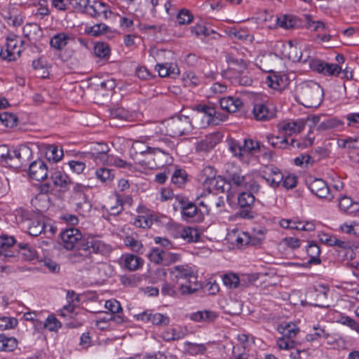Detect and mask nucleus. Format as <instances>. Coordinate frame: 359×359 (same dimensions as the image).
Returning a JSON list of instances; mask_svg holds the SVG:
<instances>
[{"label": "nucleus", "instance_id": "5fc2aeb1", "mask_svg": "<svg viewBox=\"0 0 359 359\" xmlns=\"http://www.w3.org/2000/svg\"><path fill=\"white\" fill-rule=\"evenodd\" d=\"M341 71L339 64L325 62L322 74L325 76H338Z\"/></svg>", "mask_w": 359, "mask_h": 359}, {"label": "nucleus", "instance_id": "473e14b6", "mask_svg": "<svg viewBox=\"0 0 359 359\" xmlns=\"http://www.w3.org/2000/svg\"><path fill=\"white\" fill-rule=\"evenodd\" d=\"M70 36L65 32H60L53 35L50 40V45L57 50H62L69 43Z\"/></svg>", "mask_w": 359, "mask_h": 359}, {"label": "nucleus", "instance_id": "1a4fd4ad", "mask_svg": "<svg viewBox=\"0 0 359 359\" xmlns=\"http://www.w3.org/2000/svg\"><path fill=\"white\" fill-rule=\"evenodd\" d=\"M277 331L281 334L276 340L277 346L282 350H291L296 348L298 343L294 340L299 332L298 326L292 322H284L277 327Z\"/></svg>", "mask_w": 359, "mask_h": 359}, {"label": "nucleus", "instance_id": "2f4dec72", "mask_svg": "<svg viewBox=\"0 0 359 359\" xmlns=\"http://www.w3.org/2000/svg\"><path fill=\"white\" fill-rule=\"evenodd\" d=\"M186 330L181 327L168 328L161 333V337L166 341H176L186 336Z\"/></svg>", "mask_w": 359, "mask_h": 359}, {"label": "nucleus", "instance_id": "423d86ee", "mask_svg": "<svg viewBox=\"0 0 359 359\" xmlns=\"http://www.w3.org/2000/svg\"><path fill=\"white\" fill-rule=\"evenodd\" d=\"M228 144L232 154L245 163H248L252 156L261 150L259 142L252 139H244L242 141L231 139Z\"/></svg>", "mask_w": 359, "mask_h": 359}, {"label": "nucleus", "instance_id": "49530a36", "mask_svg": "<svg viewBox=\"0 0 359 359\" xmlns=\"http://www.w3.org/2000/svg\"><path fill=\"white\" fill-rule=\"evenodd\" d=\"M109 27L104 23L95 24L93 26H87L85 32L93 36H99L107 32Z\"/></svg>", "mask_w": 359, "mask_h": 359}, {"label": "nucleus", "instance_id": "9d476101", "mask_svg": "<svg viewBox=\"0 0 359 359\" xmlns=\"http://www.w3.org/2000/svg\"><path fill=\"white\" fill-rule=\"evenodd\" d=\"M182 219L187 222H201L205 215L210 213V205L205 201H200L198 205L189 202L180 208Z\"/></svg>", "mask_w": 359, "mask_h": 359}, {"label": "nucleus", "instance_id": "4be33fe9", "mask_svg": "<svg viewBox=\"0 0 359 359\" xmlns=\"http://www.w3.org/2000/svg\"><path fill=\"white\" fill-rule=\"evenodd\" d=\"M196 116L201 118V127H206L211 125V120L215 114V106L212 104H200L196 106Z\"/></svg>", "mask_w": 359, "mask_h": 359}, {"label": "nucleus", "instance_id": "a878e982", "mask_svg": "<svg viewBox=\"0 0 359 359\" xmlns=\"http://www.w3.org/2000/svg\"><path fill=\"white\" fill-rule=\"evenodd\" d=\"M270 74L266 76L264 83L270 88L281 90L286 85L285 76L271 70H266Z\"/></svg>", "mask_w": 359, "mask_h": 359}, {"label": "nucleus", "instance_id": "09e8293b", "mask_svg": "<svg viewBox=\"0 0 359 359\" xmlns=\"http://www.w3.org/2000/svg\"><path fill=\"white\" fill-rule=\"evenodd\" d=\"M187 175L184 170L176 169L171 176V182L177 187H181L187 181Z\"/></svg>", "mask_w": 359, "mask_h": 359}, {"label": "nucleus", "instance_id": "5701e85b", "mask_svg": "<svg viewBox=\"0 0 359 359\" xmlns=\"http://www.w3.org/2000/svg\"><path fill=\"white\" fill-rule=\"evenodd\" d=\"M15 243L16 240L12 236L7 234L0 236V259L6 260L13 256L10 248H11Z\"/></svg>", "mask_w": 359, "mask_h": 359}, {"label": "nucleus", "instance_id": "4c0bfd02", "mask_svg": "<svg viewBox=\"0 0 359 359\" xmlns=\"http://www.w3.org/2000/svg\"><path fill=\"white\" fill-rule=\"evenodd\" d=\"M344 125V122L336 118H327L323 120L318 126V130L320 131L337 129L340 130Z\"/></svg>", "mask_w": 359, "mask_h": 359}, {"label": "nucleus", "instance_id": "ea45409f", "mask_svg": "<svg viewBox=\"0 0 359 359\" xmlns=\"http://www.w3.org/2000/svg\"><path fill=\"white\" fill-rule=\"evenodd\" d=\"M339 205L341 210L352 214L359 209L358 203H354L350 197L343 196L339 199Z\"/></svg>", "mask_w": 359, "mask_h": 359}, {"label": "nucleus", "instance_id": "680f3d73", "mask_svg": "<svg viewBox=\"0 0 359 359\" xmlns=\"http://www.w3.org/2000/svg\"><path fill=\"white\" fill-rule=\"evenodd\" d=\"M18 325V320L13 317L4 316L0 318V329L5 330L14 328Z\"/></svg>", "mask_w": 359, "mask_h": 359}, {"label": "nucleus", "instance_id": "c756f323", "mask_svg": "<svg viewBox=\"0 0 359 359\" xmlns=\"http://www.w3.org/2000/svg\"><path fill=\"white\" fill-rule=\"evenodd\" d=\"M50 179L55 187L66 189L72 183L69 177L61 170L51 172Z\"/></svg>", "mask_w": 359, "mask_h": 359}, {"label": "nucleus", "instance_id": "603ef678", "mask_svg": "<svg viewBox=\"0 0 359 359\" xmlns=\"http://www.w3.org/2000/svg\"><path fill=\"white\" fill-rule=\"evenodd\" d=\"M154 220V216L150 215H139L134 220V225L140 228H149Z\"/></svg>", "mask_w": 359, "mask_h": 359}, {"label": "nucleus", "instance_id": "79ce46f5", "mask_svg": "<svg viewBox=\"0 0 359 359\" xmlns=\"http://www.w3.org/2000/svg\"><path fill=\"white\" fill-rule=\"evenodd\" d=\"M20 253L22 257L27 261H32L37 257L36 250L30 245L26 243L18 244Z\"/></svg>", "mask_w": 359, "mask_h": 359}, {"label": "nucleus", "instance_id": "412c9836", "mask_svg": "<svg viewBox=\"0 0 359 359\" xmlns=\"http://www.w3.org/2000/svg\"><path fill=\"white\" fill-rule=\"evenodd\" d=\"M86 13L94 18L107 19L111 11L107 4L103 1H94L91 5H89Z\"/></svg>", "mask_w": 359, "mask_h": 359}, {"label": "nucleus", "instance_id": "4468645a", "mask_svg": "<svg viewBox=\"0 0 359 359\" xmlns=\"http://www.w3.org/2000/svg\"><path fill=\"white\" fill-rule=\"evenodd\" d=\"M23 43L24 41L20 36L9 34L6 37V55L4 57L9 61L16 60L22 51Z\"/></svg>", "mask_w": 359, "mask_h": 359}, {"label": "nucleus", "instance_id": "6e6d98bb", "mask_svg": "<svg viewBox=\"0 0 359 359\" xmlns=\"http://www.w3.org/2000/svg\"><path fill=\"white\" fill-rule=\"evenodd\" d=\"M149 260L155 264L163 265V250L154 248L147 255Z\"/></svg>", "mask_w": 359, "mask_h": 359}, {"label": "nucleus", "instance_id": "3c124183", "mask_svg": "<svg viewBox=\"0 0 359 359\" xmlns=\"http://www.w3.org/2000/svg\"><path fill=\"white\" fill-rule=\"evenodd\" d=\"M182 80L184 86L188 87H195L201 83V79L193 72H184Z\"/></svg>", "mask_w": 359, "mask_h": 359}, {"label": "nucleus", "instance_id": "f3484780", "mask_svg": "<svg viewBox=\"0 0 359 359\" xmlns=\"http://www.w3.org/2000/svg\"><path fill=\"white\" fill-rule=\"evenodd\" d=\"M284 175L280 170L275 166H271L268 168V172H265L261 176V179L264 180L269 187L276 189L283 184Z\"/></svg>", "mask_w": 359, "mask_h": 359}, {"label": "nucleus", "instance_id": "37998d69", "mask_svg": "<svg viewBox=\"0 0 359 359\" xmlns=\"http://www.w3.org/2000/svg\"><path fill=\"white\" fill-rule=\"evenodd\" d=\"M18 346L15 338L0 334V351H13Z\"/></svg>", "mask_w": 359, "mask_h": 359}, {"label": "nucleus", "instance_id": "4d7b16f0", "mask_svg": "<svg viewBox=\"0 0 359 359\" xmlns=\"http://www.w3.org/2000/svg\"><path fill=\"white\" fill-rule=\"evenodd\" d=\"M0 120L5 126L13 128L16 125L18 118L13 114L4 112L0 114Z\"/></svg>", "mask_w": 359, "mask_h": 359}, {"label": "nucleus", "instance_id": "052dcab7", "mask_svg": "<svg viewBox=\"0 0 359 359\" xmlns=\"http://www.w3.org/2000/svg\"><path fill=\"white\" fill-rule=\"evenodd\" d=\"M222 280L223 283L229 288H236L239 285V278L235 273L225 274Z\"/></svg>", "mask_w": 359, "mask_h": 359}, {"label": "nucleus", "instance_id": "13d9d810", "mask_svg": "<svg viewBox=\"0 0 359 359\" xmlns=\"http://www.w3.org/2000/svg\"><path fill=\"white\" fill-rule=\"evenodd\" d=\"M216 175V171L213 167L206 166L202 170L199 176V180L204 186L206 181H209L210 179L213 178Z\"/></svg>", "mask_w": 359, "mask_h": 359}, {"label": "nucleus", "instance_id": "39448f33", "mask_svg": "<svg viewBox=\"0 0 359 359\" xmlns=\"http://www.w3.org/2000/svg\"><path fill=\"white\" fill-rule=\"evenodd\" d=\"M159 125L165 128L166 135L170 137L189 135L194 128L191 118L182 114H176Z\"/></svg>", "mask_w": 359, "mask_h": 359}, {"label": "nucleus", "instance_id": "6e6552de", "mask_svg": "<svg viewBox=\"0 0 359 359\" xmlns=\"http://www.w3.org/2000/svg\"><path fill=\"white\" fill-rule=\"evenodd\" d=\"M266 229L263 227L254 228L251 233L237 231L230 236L231 242L238 248L247 245L260 246L265 239Z\"/></svg>", "mask_w": 359, "mask_h": 359}, {"label": "nucleus", "instance_id": "f8f14e48", "mask_svg": "<svg viewBox=\"0 0 359 359\" xmlns=\"http://www.w3.org/2000/svg\"><path fill=\"white\" fill-rule=\"evenodd\" d=\"M137 320H142L144 323H151L155 326H166L170 323V317L166 314H162L155 312L154 310H146L135 315Z\"/></svg>", "mask_w": 359, "mask_h": 359}, {"label": "nucleus", "instance_id": "f704fd0d", "mask_svg": "<svg viewBox=\"0 0 359 359\" xmlns=\"http://www.w3.org/2000/svg\"><path fill=\"white\" fill-rule=\"evenodd\" d=\"M225 184V180L219 175H216L213 178L210 179L209 181H206L203 187L204 189H207L209 192L214 191H220L224 192Z\"/></svg>", "mask_w": 359, "mask_h": 359}, {"label": "nucleus", "instance_id": "c03bdc74", "mask_svg": "<svg viewBox=\"0 0 359 359\" xmlns=\"http://www.w3.org/2000/svg\"><path fill=\"white\" fill-rule=\"evenodd\" d=\"M143 263L142 259L134 255H127L124 257V266L129 271L137 270Z\"/></svg>", "mask_w": 359, "mask_h": 359}, {"label": "nucleus", "instance_id": "20e7f679", "mask_svg": "<svg viewBox=\"0 0 359 359\" xmlns=\"http://www.w3.org/2000/svg\"><path fill=\"white\" fill-rule=\"evenodd\" d=\"M276 47L277 48L280 49L281 57L287 58L292 62L302 61L304 63L308 62L310 68L313 71L319 74L323 73L325 62L317 58L310 57L309 56L304 58L302 52L298 51L297 48L292 46L290 41L287 44H285L283 42H278L276 44Z\"/></svg>", "mask_w": 359, "mask_h": 359}, {"label": "nucleus", "instance_id": "8fccbe9b", "mask_svg": "<svg viewBox=\"0 0 359 359\" xmlns=\"http://www.w3.org/2000/svg\"><path fill=\"white\" fill-rule=\"evenodd\" d=\"M200 287L201 284L196 280H193L191 283L187 280L185 283H180V292L182 294H191L198 291Z\"/></svg>", "mask_w": 359, "mask_h": 359}, {"label": "nucleus", "instance_id": "338daca9", "mask_svg": "<svg viewBox=\"0 0 359 359\" xmlns=\"http://www.w3.org/2000/svg\"><path fill=\"white\" fill-rule=\"evenodd\" d=\"M104 306L111 313H119L122 311L120 302L114 299L107 300Z\"/></svg>", "mask_w": 359, "mask_h": 359}, {"label": "nucleus", "instance_id": "864d4df0", "mask_svg": "<svg viewBox=\"0 0 359 359\" xmlns=\"http://www.w3.org/2000/svg\"><path fill=\"white\" fill-rule=\"evenodd\" d=\"M61 327V323L54 315H49L44 323V327L50 332H57Z\"/></svg>", "mask_w": 359, "mask_h": 359}, {"label": "nucleus", "instance_id": "e2e57ef3", "mask_svg": "<svg viewBox=\"0 0 359 359\" xmlns=\"http://www.w3.org/2000/svg\"><path fill=\"white\" fill-rule=\"evenodd\" d=\"M180 255L163 250V265L168 266L180 259Z\"/></svg>", "mask_w": 359, "mask_h": 359}, {"label": "nucleus", "instance_id": "de8ad7c7", "mask_svg": "<svg viewBox=\"0 0 359 359\" xmlns=\"http://www.w3.org/2000/svg\"><path fill=\"white\" fill-rule=\"evenodd\" d=\"M95 55L102 59H108L110 55V48L107 43L97 42L94 46Z\"/></svg>", "mask_w": 359, "mask_h": 359}, {"label": "nucleus", "instance_id": "a19ab883", "mask_svg": "<svg viewBox=\"0 0 359 359\" xmlns=\"http://www.w3.org/2000/svg\"><path fill=\"white\" fill-rule=\"evenodd\" d=\"M306 252L309 257L308 263L310 264H318L320 263V247L314 243H309L306 247Z\"/></svg>", "mask_w": 359, "mask_h": 359}, {"label": "nucleus", "instance_id": "c9c22d12", "mask_svg": "<svg viewBox=\"0 0 359 359\" xmlns=\"http://www.w3.org/2000/svg\"><path fill=\"white\" fill-rule=\"evenodd\" d=\"M123 242L126 247L129 248L131 250L139 253L143 254L144 249L142 242L137 238V235H128L126 236Z\"/></svg>", "mask_w": 359, "mask_h": 359}, {"label": "nucleus", "instance_id": "7ed1b4c3", "mask_svg": "<svg viewBox=\"0 0 359 359\" xmlns=\"http://www.w3.org/2000/svg\"><path fill=\"white\" fill-rule=\"evenodd\" d=\"M229 67L222 72L223 78L228 79L233 85L250 86L253 80L248 70V64L241 58L235 57L232 54L226 56Z\"/></svg>", "mask_w": 359, "mask_h": 359}, {"label": "nucleus", "instance_id": "58836bf2", "mask_svg": "<svg viewBox=\"0 0 359 359\" xmlns=\"http://www.w3.org/2000/svg\"><path fill=\"white\" fill-rule=\"evenodd\" d=\"M189 318L195 322H210L213 321L217 318V315L213 311L204 310L191 313Z\"/></svg>", "mask_w": 359, "mask_h": 359}, {"label": "nucleus", "instance_id": "aec40b11", "mask_svg": "<svg viewBox=\"0 0 359 359\" xmlns=\"http://www.w3.org/2000/svg\"><path fill=\"white\" fill-rule=\"evenodd\" d=\"M255 200V198L252 193L244 191L240 194L238 198V203L241 208H243V210L240 212V215L243 218L252 217V212L250 210L254 205Z\"/></svg>", "mask_w": 359, "mask_h": 359}, {"label": "nucleus", "instance_id": "ddd939ff", "mask_svg": "<svg viewBox=\"0 0 359 359\" xmlns=\"http://www.w3.org/2000/svg\"><path fill=\"white\" fill-rule=\"evenodd\" d=\"M226 177L230 184L239 188H247L248 180L250 178V175H242L239 166L233 164L226 165Z\"/></svg>", "mask_w": 359, "mask_h": 359}, {"label": "nucleus", "instance_id": "774afa93", "mask_svg": "<svg viewBox=\"0 0 359 359\" xmlns=\"http://www.w3.org/2000/svg\"><path fill=\"white\" fill-rule=\"evenodd\" d=\"M347 126L353 128H359V113H349L345 116Z\"/></svg>", "mask_w": 359, "mask_h": 359}, {"label": "nucleus", "instance_id": "bb28decb", "mask_svg": "<svg viewBox=\"0 0 359 359\" xmlns=\"http://www.w3.org/2000/svg\"><path fill=\"white\" fill-rule=\"evenodd\" d=\"M221 108L227 112L234 113L238 111L243 106V101L238 97L228 96L219 100Z\"/></svg>", "mask_w": 359, "mask_h": 359}, {"label": "nucleus", "instance_id": "393cba45", "mask_svg": "<svg viewBox=\"0 0 359 359\" xmlns=\"http://www.w3.org/2000/svg\"><path fill=\"white\" fill-rule=\"evenodd\" d=\"M171 273H173L177 278L185 279L190 283H192L193 280H197V277L192 267L187 264L174 266L171 270Z\"/></svg>", "mask_w": 359, "mask_h": 359}, {"label": "nucleus", "instance_id": "a211bd4d", "mask_svg": "<svg viewBox=\"0 0 359 359\" xmlns=\"http://www.w3.org/2000/svg\"><path fill=\"white\" fill-rule=\"evenodd\" d=\"M27 228L28 229L29 234L32 236H37L42 232L46 233V229L48 227L49 230L52 233H54L53 227L50 226H46L44 223L43 219L39 217L36 216L33 218H29L26 220Z\"/></svg>", "mask_w": 359, "mask_h": 359}, {"label": "nucleus", "instance_id": "9b49d317", "mask_svg": "<svg viewBox=\"0 0 359 359\" xmlns=\"http://www.w3.org/2000/svg\"><path fill=\"white\" fill-rule=\"evenodd\" d=\"M252 114L257 121H269L276 116V107L269 100L257 102L254 104Z\"/></svg>", "mask_w": 359, "mask_h": 359}, {"label": "nucleus", "instance_id": "0eeeda50", "mask_svg": "<svg viewBox=\"0 0 359 359\" xmlns=\"http://www.w3.org/2000/svg\"><path fill=\"white\" fill-rule=\"evenodd\" d=\"M299 96L306 107H318L323 102L324 92L318 83L309 81L301 86Z\"/></svg>", "mask_w": 359, "mask_h": 359}, {"label": "nucleus", "instance_id": "f03ea898", "mask_svg": "<svg viewBox=\"0 0 359 359\" xmlns=\"http://www.w3.org/2000/svg\"><path fill=\"white\" fill-rule=\"evenodd\" d=\"M163 128L161 125H157L154 128V135L146 136L145 141H148L151 144L146 146L148 154L154 156V161L156 162V166L161 167L170 161L171 157L170 151L175 149V143L168 137L166 133L164 135Z\"/></svg>", "mask_w": 359, "mask_h": 359}, {"label": "nucleus", "instance_id": "bf43d9fd", "mask_svg": "<svg viewBox=\"0 0 359 359\" xmlns=\"http://www.w3.org/2000/svg\"><path fill=\"white\" fill-rule=\"evenodd\" d=\"M193 15L187 9H182L177 15V21L179 25H187L193 20Z\"/></svg>", "mask_w": 359, "mask_h": 359}, {"label": "nucleus", "instance_id": "69168bd1", "mask_svg": "<svg viewBox=\"0 0 359 359\" xmlns=\"http://www.w3.org/2000/svg\"><path fill=\"white\" fill-rule=\"evenodd\" d=\"M70 170L76 174H81L86 168V163L79 160H71L68 162Z\"/></svg>", "mask_w": 359, "mask_h": 359}, {"label": "nucleus", "instance_id": "a18cd8bd", "mask_svg": "<svg viewBox=\"0 0 359 359\" xmlns=\"http://www.w3.org/2000/svg\"><path fill=\"white\" fill-rule=\"evenodd\" d=\"M180 236L189 243L197 242L200 238L198 231L193 227H186L180 231Z\"/></svg>", "mask_w": 359, "mask_h": 359}, {"label": "nucleus", "instance_id": "dca6fc26", "mask_svg": "<svg viewBox=\"0 0 359 359\" xmlns=\"http://www.w3.org/2000/svg\"><path fill=\"white\" fill-rule=\"evenodd\" d=\"M309 189L317 197L332 201L334 198L327 183L320 178H316L308 183Z\"/></svg>", "mask_w": 359, "mask_h": 359}, {"label": "nucleus", "instance_id": "cd10ccee", "mask_svg": "<svg viewBox=\"0 0 359 359\" xmlns=\"http://www.w3.org/2000/svg\"><path fill=\"white\" fill-rule=\"evenodd\" d=\"M266 139L269 144L273 148L287 149L289 147L298 148L301 147V144L297 142L294 139H292L290 142H289L286 137L280 139L278 136L268 135L266 136Z\"/></svg>", "mask_w": 359, "mask_h": 359}, {"label": "nucleus", "instance_id": "72a5a7b5", "mask_svg": "<svg viewBox=\"0 0 359 359\" xmlns=\"http://www.w3.org/2000/svg\"><path fill=\"white\" fill-rule=\"evenodd\" d=\"M221 141V135L219 133H212L198 142L197 145L198 150L207 151L214 147Z\"/></svg>", "mask_w": 359, "mask_h": 359}, {"label": "nucleus", "instance_id": "6ab92c4d", "mask_svg": "<svg viewBox=\"0 0 359 359\" xmlns=\"http://www.w3.org/2000/svg\"><path fill=\"white\" fill-rule=\"evenodd\" d=\"M48 170L47 165L41 159L33 161L29 167L30 177L36 181H43L48 177Z\"/></svg>", "mask_w": 359, "mask_h": 359}, {"label": "nucleus", "instance_id": "e433bc0d", "mask_svg": "<svg viewBox=\"0 0 359 359\" xmlns=\"http://www.w3.org/2000/svg\"><path fill=\"white\" fill-rule=\"evenodd\" d=\"M63 156L62 149L57 145L50 144L46 147V157L49 162L57 163L62 159Z\"/></svg>", "mask_w": 359, "mask_h": 359}, {"label": "nucleus", "instance_id": "c85d7f7f", "mask_svg": "<svg viewBox=\"0 0 359 359\" xmlns=\"http://www.w3.org/2000/svg\"><path fill=\"white\" fill-rule=\"evenodd\" d=\"M161 77H175L180 74V69L175 63H158L155 67Z\"/></svg>", "mask_w": 359, "mask_h": 359}, {"label": "nucleus", "instance_id": "7c9ffc66", "mask_svg": "<svg viewBox=\"0 0 359 359\" xmlns=\"http://www.w3.org/2000/svg\"><path fill=\"white\" fill-rule=\"evenodd\" d=\"M95 177L102 184L109 185L115 177V171L105 167L100 168L95 170Z\"/></svg>", "mask_w": 359, "mask_h": 359}, {"label": "nucleus", "instance_id": "0e129e2a", "mask_svg": "<svg viewBox=\"0 0 359 359\" xmlns=\"http://www.w3.org/2000/svg\"><path fill=\"white\" fill-rule=\"evenodd\" d=\"M70 5L78 12L86 13L89 6L90 0H70Z\"/></svg>", "mask_w": 359, "mask_h": 359}, {"label": "nucleus", "instance_id": "b1692460", "mask_svg": "<svg viewBox=\"0 0 359 359\" xmlns=\"http://www.w3.org/2000/svg\"><path fill=\"white\" fill-rule=\"evenodd\" d=\"M304 127L305 123L302 120L283 122L278 126L280 132L285 137L300 133Z\"/></svg>", "mask_w": 359, "mask_h": 359}, {"label": "nucleus", "instance_id": "2eb2a0df", "mask_svg": "<svg viewBox=\"0 0 359 359\" xmlns=\"http://www.w3.org/2000/svg\"><path fill=\"white\" fill-rule=\"evenodd\" d=\"M32 156V149L26 145H21L12 149L8 165L14 168H20L27 163Z\"/></svg>", "mask_w": 359, "mask_h": 359}, {"label": "nucleus", "instance_id": "f257e3e1", "mask_svg": "<svg viewBox=\"0 0 359 359\" xmlns=\"http://www.w3.org/2000/svg\"><path fill=\"white\" fill-rule=\"evenodd\" d=\"M60 237L63 247L67 250H72L79 246L85 251L96 254H105L111 250L110 246L97 236L90 235L82 239V233L76 228L65 229L61 232Z\"/></svg>", "mask_w": 359, "mask_h": 359}]
</instances>
